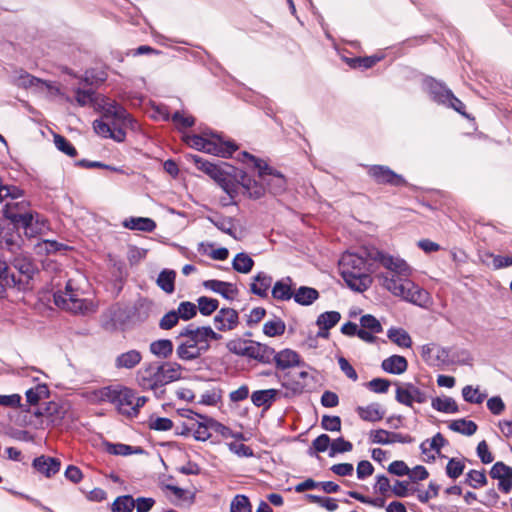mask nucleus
Instances as JSON below:
<instances>
[{
  "label": "nucleus",
  "instance_id": "obj_61",
  "mask_svg": "<svg viewBox=\"0 0 512 512\" xmlns=\"http://www.w3.org/2000/svg\"><path fill=\"white\" fill-rule=\"evenodd\" d=\"M362 328L371 331L372 333H381L383 331L382 325L378 319L371 314H365L360 318Z\"/></svg>",
  "mask_w": 512,
  "mask_h": 512
},
{
  "label": "nucleus",
  "instance_id": "obj_33",
  "mask_svg": "<svg viewBox=\"0 0 512 512\" xmlns=\"http://www.w3.org/2000/svg\"><path fill=\"white\" fill-rule=\"evenodd\" d=\"M207 220L223 233L228 234L234 239H237L234 230V218L216 214L213 216H208Z\"/></svg>",
  "mask_w": 512,
  "mask_h": 512
},
{
  "label": "nucleus",
  "instance_id": "obj_59",
  "mask_svg": "<svg viewBox=\"0 0 512 512\" xmlns=\"http://www.w3.org/2000/svg\"><path fill=\"white\" fill-rule=\"evenodd\" d=\"M464 469L465 464L462 460L451 458L446 465V474L451 479H457L463 474Z\"/></svg>",
  "mask_w": 512,
  "mask_h": 512
},
{
  "label": "nucleus",
  "instance_id": "obj_19",
  "mask_svg": "<svg viewBox=\"0 0 512 512\" xmlns=\"http://www.w3.org/2000/svg\"><path fill=\"white\" fill-rule=\"evenodd\" d=\"M213 322L218 331L234 330L239 325V313L233 308L223 307L217 311Z\"/></svg>",
  "mask_w": 512,
  "mask_h": 512
},
{
  "label": "nucleus",
  "instance_id": "obj_23",
  "mask_svg": "<svg viewBox=\"0 0 512 512\" xmlns=\"http://www.w3.org/2000/svg\"><path fill=\"white\" fill-rule=\"evenodd\" d=\"M273 361L275 362L276 367L280 370L299 366L301 362L299 354L291 349H284L278 353L274 351Z\"/></svg>",
  "mask_w": 512,
  "mask_h": 512
},
{
  "label": "nucleus",
  "instance_id": "obj_45",
  "mask_svg": "<svg viewBox=\"0 0 512 512\" xmlns=\"http://www.w3.org/2000/svg\"><path fill=\"white\" fill-rule=\"evenodd\" d=\"M341 314L338 311H326L321 313L316 319V325L322 326L325 330H330L338 324Z\"/></svg>",
  "mask_w": 512,
  "mask_h": 512
},
{
  "label": "nucleus",
  "instance_id": "obj_2",
  "mask_svg": "<svg viewBox=\"0 0 512 512\" xmlns=\"http://www.w3.org/2000/svg\"><path fill=\"white\" fill-rule=\"evenodd\" d=\"M103 118L110 119L111 122H105L102 119H96L93 122L95 133L103 138H110L121 143L126 139V128L136 130L137 121L133 116L115 100H106L102 104Z\"/></svg>",
  "mask_w": 512,
  "mask_h": 512
},
{
  "label": "nucleus",
  "instance_id": "obj_58",
  "mask_svg": "<svg viewBox=\"0 0 512 512\" xmlns=\"http://www.w3.org/2000/svg\"><path fill=\"white\" fill-rule=\"evenodd\" d=\"M147 425L151 430L168 431L173 428V421L166 417L150 416Z\"/></svg>",
  "mask_w": 512,
  "mask_h": 512
},
{
  "label": "nucleus",
  "instance_id": "obj_39",
  "mask_svg": "<svg viewBox=\"0 0 512 512\" xmlns=\"http://www.w3.org/2000/svg\"><path fill=\"white\" fill-rule=\"evenodd\" d=\"M14 83L16 86L21 88H42L44 85L48 86V84L25 71H21V73L15 78Z\"/></svg>",
  "mask_w": 512,
  "mask_h": 512
},
{
  "label": "nucleus",
  "instance_id": "obj_60",
  "mask_svg": "<svg viewBox=\"0 0 512 512\" xmlns=\"http://www.w3.org/2000/svg\"><path fill=\"white\" fill-rule=\"evenodd\" d=\"M222 391L219 388H212L205 391L199 400V404L206 406H215L221 400Z\"/></svg>",
  "mask_w": 512,
  "mask_h": 512
},
{
  "label": "nucleus",
  "instance_id": "obj_27",
  "mask_svg": "<svg viewBox=\"0 0 512 512\" xmlns=\"http://www.w3.org/2000/svg\"><path fill=\"white\" fill-rule=\"evenodd\" d=\"M381 368L390 374L400 375L408 368V362L405 357L392 355L382 361Z\"/></svg>",
  "mask_w": 512,
  "mask_h": 512
},
{
  "label": "nucleus",
  "instance_id": "obj_53",
  "mask_svg": "<svg viewBox=\"0 0 512 512\" xmlns=\"http://www.w3.org/2000/svg\"><path fill=\"white\" fill-rule=\"evenodd\" d=\"M352 449L353 445L350 441L344 439L343 437H339L331 442L328 455L329 457H335L339 453L350 452Z\"/></svg>",
  "mask_w": 512,
  "mask_h": 512
},
{
  "label": "nucleus",
  "instance_id": "obj_4",
  "mask_svg": "<svg viewBox=\"0 0 512 512\" xmlns=\"http://www.w3.org/2000/svg\"><path fill=\"white\" fill-rule=\"evenodd\" d=\"M410 273L411 268L409 267V273L407 275L393 273L392 276H389L388 274L382 273L378 275V278L381 285L393 295L423 307L429 301V293L411 280L402 278V276L408 277Z\"/></svg>",
  "mask_w": 512,
  "mask_h": 512
},
{
  "label": "nucleus",
  "instance_id": "obj_44",
  "mask_svg": "<svg viewBox=\"0 0 512 512\" xmlns=\"http://www.w3.org/2000/svg\"><path fill=\"white\" fill-rule=\"evenodd\" d=\"M331 439L327 434H321L312 441L311 447L308 448L307 454L311 457L317 456L318 453H323L330 449Z\"/></svg>",
  "mask_w": 512,
  "mask_h": 512
},
{
  "label": "nucleus",
  "instance_id": "obj_3",
  "mask_svg": "<svg viewBox=\"0 0 512 512\" xmlns=\"http://www.w3.org/2000/svg\"><path fill=\"white\" fill-rule=\"evenodd\" d=\"M182 370L177 362H152L138 372V383L144 389L156 390L181 379Z\"/></svg>",
  "mask_w": 512,
  "mask_h": 512
},
{
  "label": "nucleus",
  "instance_id": "obj_18",
  "mask_svg": "<svg viewBox=\"0 0 512 512\" xmlns=\"http://www.w3.org/2000/svg\"><path fill=\"white\" fill-rule=\"evenodd\" d=\"M238 183L244 189L243 194L253 200L264 197L266 188L262 182L257 181L249 176L245 171L238 169Z\"/></svg>",
  "mask_w": 512,
  "mask_h": 512
},
{
  "label": "nucleus",
  "instance_id": "obj_32",
  "mask_svg": "<svg viewBox=\"0 0 512 512\" xmlns=\"http://www.w3.org/2000/svg\"><path fill=\"white\" fill-rule=\"evenodd\" d=\"M196 416L201 419V421H197L193 424V437L196 441H207L211 437L209 421L211 417L203 414H196Z\"/></svg>",
  "mask_w": 512,
  "mask_h": 512
},
{
  "label": "nucleus",
  "instance_id": "obj_37",
  "mask_svg": "<svg viewBox=\"0 0 512 512\" xmlns=\"http://www.w3.org/2000/svg\"><path fill=\"white\" fill-rule=\"evenodd\" d=\"M254 260L245 252H239L232 260V268L242 274H248L254 267Z\"/></svg>",
  "mask_w": 512,
  "mask_h": 512
},
{
  "label": "nucleus",
  "instance_id": "obj_46",
  "mask_svg": "<svg viewBox=\"0 0 512 512\" xmlns=\"http://www.w3.org/2000/svg\"><path fill=\"white\" fill-rule=\"evenodd\" d=\"M134 508V498L129 494L118 496L111 504L112 512H132Z\"/></svg>",
  "mask_w": 512,
  "mask_h": 512
},
{
  "label": "nucleus",
  "instance_id": "obj_48",
  "mask_svg": "<svg viewBox=\"0 0 512 512\" xmlns=\"http://www.w3.org/2000/svg\"><path fill=\"white\" fill-rule=\"evenodd\" d=\"M466 484H468L473 489H478L480 487H483L487 484L488 480L485 474V470H470L466 474Z\"/></svg>",
  "mask_w": 512,
  "mask_h": 512
},
{
  "label": "nucleus",
  "instance_id": "obj_13",
  "mask_svg": "<svg viewBox=\"0 0 512 512\" xmlns=\"http://www.w3.org/2000/svg\"><path fill=\"white\" fill-rule=\"evenodd\" d=\"M269 170L258 172L259 178L262 180L265 188L273 195H281L286 191V177L275 168L268 165Z\"/></svg>",
  "mask_w": 512,
  "mask_h": 512
},
{
  "label": "nucleus",
  "instance_id": "obj_21",
  "mask_svg": "<svg viewBox=\"0 0 512 512\" xmlns=\"http://www.w3.org/2000/svg\"><path fill=\"white\" fill-rule=\"evenodd\" d=\"M205 289L221 295L226 300H234L239 290L236 284L216 279L205 280L202 283Z\"/></svg>",
  "mask_w": 512,
  "mask_h": 512
},
{
  "label": "nucleus",
  "instance_id": "obj_22",
  "mask_svg": "<svg viewBox=\"0 0 512 512\" xmlns=\"http://www.w3.org/2000/svg\"><path fill=\"white\" fill-rule=\"evenodd\" d=\"M179 343L176 347V356L182 361H193L200 358L210 348L209 343L205 347H197V345H190L186 342L178 340Z\"/></svg>",
  "mask_w": 512,
  "mask_h": 512
},
{
  "label": "nucleus",
  "instance_id": "obj_6",
  "mask_svg": "<svg viewBox=\"0 0 512 512\" xmlns=\"http://www.w3.org/2000/svg\"><path fill=\"white\" fill-rule=\"evenodd\" d=\"M96 395L99 400L114 404L119 413L130 418L135 417V393L132 389L107 386L98 390Z\"/></svg>",
  "mask_w": 512,
  "mask_h": 512
},
{
  "label": "nucleus",
  "instance_id": "obj_62",
  "mask_svg": "<svg viewBox=\"0 0 512 512\" xmlns=\"http://www.w3.org/2000/svg\"><path fill=\"white\" fill-rule=\"evenodd\" d=\"M180 320L176 310H170L167 312L159 321V328L161 330H171L174 328Z\"/></svg>",
  "mask_w": 512,
  "mask_h": 512
},
{
  "label": "nucleus",
  "instance_id": "obj_52",
  "mask_svg": "<svg viewBox=\"0 0 512 512\" xmlns=\"http://www.w3.org/2000/svg\"><path fill=\"white\" fill-rule=\"evenodd\" d=\"M230 512H252V505L246 495H236L230 504Z\"/></svg>",
  "mask_w": 512,
  "mask_h": 512
},
{
  "label": "nucleus",
  "instance_id": "obj_8",
  "mask_svg": "<svg viewBox=\"0 0 512 512\" xmlns=\"http://www.w3.org/2000/svg\"><path fill=\"white\" fill-rule=\"evenodd\" d=\"M189 159L196 167L212 178L219 186H221L229 177H238V169L227 162L219 161L218 163L209 162L198 155H189Z\"/></svg>",
  "mask_w": 512,
  "mask_h": 512
},
{
  "label": "nucleus",
  "instance_id": "obj_26",
  "mask_svg": "<svg viewBox=\"0 0 512 512\" xmlns=\"http://www.w3.org/2000/svg\"><path fill=\"white\" fill-rule=\"evenodd\" d=\"M142 360V354L136 349L126 351L119 354L115 359V367L117 369H128L135 368Z\"/></svg>",
  "mask_w": 512,
  "mask_h": 512
},
{
  "label": "nucleus",
  "instance_id": "obj_12",
  "mask_svg": "<svg viewBox=\"0 0 512 512\" xmlns=\"http://www.w3.org/2000/svg\"><path fill=\"white\" fill-rule=\"evenodd\" d=\"M12 200L7 202L3 207V216L11 223L25 224L31 220L33 213L29 210V202L25 200L17 201Z\"/></svg>",
  "mask_w": 512,
  "mask_h": 512
},
{
  "label": "nucleus",
  "instance_id": "obj_14",
  "mask_svg": "<svg viewBox=\"0 0 512 512\" xmlns=\"http://www.w3.org/2000/svg\"><path fill=\"white\" fill-rule=\"evenodd\" d=\"M21 236L17 231V225L0 221V249H6L12 253L20 250Z\"/></svg>",
  "mask_w": 512,
  "mask_h": 512
},
{
  "label": "nucleus",
  "instance_id": "obj_38",
  "mask_svg": "<svg viewBox=\"0 0 512 512\" xmlns=\"http://www.w3.org/2000/svg\"><path fill=\"white\" fill-rule=\"evenodd\" d=\"M448 427L453 432H457L466 436H472L476 433L478 428L474 421L467 420L465 418L451 421Z\"/></svg>",
  "mask_w": 512,
  "mask_h": 512
},
{
  "label": "nucleus",
  "instance_id": "obj_63",
  "mask_svg": "<svg viewBox=\"0 0 512 512\" xmlns=\"http://www.w3.org/2000/svg\"><path fill=\"white\" fill-rule=\"evenodd\" d=\"M105 449L111 455L128 456L131 455V445L123 443L105 442Z\"/></svg>",
  "mask_w": 512,
  "mask_h": 512
},
{
  "label": "nucleus",
  "instance_id": "obj_55",
  "mask_svg": "<svg viewBox=\"0 0 512 512\" xmlns=\"http://www.w3.org/2000/svg\"><path fill=\"white\" fill-rule=\"evenodd\" d=\"M462 396L468 403L481 404L487 395L480 393L478 388H473L471 385H467L462 389Z\"/></svg>",
  "mask_w": 512,
  "mask_h": 512
},
{
  "label": "nucleus",
  "instance_id": "obj_10",
  "mask_svg": "<svg viewBox=\"0 0 512 512\" xmlns=\"http://www.w3.org/2000/svg\"><path fill=\"white\" fill-rule=\"evenodd\" d=\"M13 268L18 272L16 275L15 287L19 291L32 289L31 281L34 278L37 268L33 261L25 256H15L12 261Z\"/></svg>",
  "mask_w": 512,
  "mask_h": 512
},
{
  "label": "nucleus",
  "instance_id": "obj_49",
  "mask_svg": "<svg viewBox=\"0 0 512 512\" xmlns=\"http://www.w3.org/2000/svg\"><path fill=\"white\" fill-rule=\"evenodd\" d=\"M26 400L31 405H36L39 400L49 395V389L45 384H38L26 391Z\"/></svg>",
  "mask_w": 512,
  "mask_h": 512
},
{
  "label": "nucleus",
  "instance_id": "obj_7",
  "mask_svg": "<svg viewBox=\"0 0 512 512\" xmlns=\"http://www.w3.org/2000/svg\"><path fill=\"white\" fill-rule=\"evenodd\" d=\"M53 297L56 306L73 313L87 314L94 311L93 303L79 298L70 280L66 283L65 289L55 292Z\"/></svg>",
  "mask_w": 512,
  "mask_h": 512
},
{
  "label": "nucleus",
  "instance_id": "obj_57",
  "mask_svg": "<svg viewBox=\"0 0 512 512\" xmlns=\"http://www.w3.org/2000/svg\"><path fill=\"white\" fill-rule=\"evenodd\" d=\"M180 319L188 321L197 315V305L190 301H183L179 304L176 310Z\"/></svg>",
  "mask_w": 512,
  "mask_h": 512
},
{
  "label": "nucleus",
  "instance_id": "obj_24",
  "mask_svg": "<svg viewBox=\"0 0 512 512\" xmlns=\"http://www.w3.org/2000/svg\"><path fill=\"white\" fill-rule=\"evenodd\" d=\"M272 297L279 301H288L293 298V280L287 276L274 283L271 291Z\"/></svg>",
  "mask_w": 512,
  "mask_h": 512
},
{
  "label": "nucleus",
  "instance_id": "obj_20",
  "mask_svg": "<svg viewBox=\"0 0 512 512\" xmlns=\"http://www.w3.org/2000/svg\"><path fill=\"white\" fill-rule=\"evenodd\" d=\"M32 467L46 478H51L60 471L61 461L56 457L41 455L33 459Z\"/></svg>",
  "mask_w": 512,
  "mask_h": 512
},
{
  "label": "nucleus",
  "instance_id": "obj_43",
  "mask_svg": "<svg viewBox=\"0 0 512 512\" xmlns=\"http://www.w3.org/2000/svg\"><path fill=\"white\" fill-rule=\"evenodd\" d=\"M219 301L215 298L200 296L197 299V310L203 316H210L218 311Z\"/></svg>",
  "mask_w": 512,
  "mask_h": 512
},
{
  "label": "nucleus",
  "instance_id": "obj_50",
  "mask_svg": "<svg viewBox=\"0 0 512 512\" xmlns=\"http://www.w3.org/2000/svg\"><path fill=\"white\" fill-rule=\"evenodd\" d=\"M286 325L281 319L267 321L263 325V333L268 337L281 336L285 332Z\"/></svg>",
  "mask_w": 512,
  "mask_h": 512
},
{
  "label": "nucleus",
  "instance_id": "obj_56",
  "mask_svg": "<svg viewBox=\"0 0 512 512\" xmlns=\"http://www.w3.org/2000/svg\"><path fill=\"white\" fill-rule=\"evenodd\" d=\"M306 498L311 503H316L320 505L321 507L325 508L329 512H334L338 508V504L336 503V500L330 497H323L319 495L314 494H307Z\"/></svg>",
  "mask_w": 512,
  "mask_h": 512
},
{
  "label": "nucleus",
  "instance_id": "obj_34",
  "mask_svg": "<svg viewBox=\"0 0 512 512\" xmlns=\"http://www.w3.org/2000/svg\"><path fill=\"white\" fill-rule=\"evenodd\" d=\"M277 396L276 389H264L254 391L251 395V401L256 407L269 408Z\"/></svg>",
  "mask_w": 512,
  "mask_h": 512
},
{
  "label": "nucleus",
  "instance_id": "obj_28",
  "mask_svg": "<svg viewBox=\"0 0 512 512\" xmlns=\"http://www.w3.org/2000/svg\"><path fill=\"white\" fill-rule=\"evenodd\" d=\"M358 416L367 422H377L383 419L385 411L381 409L379 403H372L367 406H358L356 408Z\"/></svg>",
  "mask_w": 512,
  "mask_h": 512
},
{
  "label": "nucleus",
  "instance_id": "obj_16",
  "mask_svg": "<svg viewBox=\"0 0 512 512\" xmlns=\"http://www.w3.org/2000/svg\"><path fill=\"white\" fill-rule=\"evenodd\" d=\"M369 440L373 444L389 445L393 443L409 444L414 441V438L408 434L376 429L369 432Z\"/></svg>",
  "mask_w": 512,
  "mask_h": 512
},
{
  "label": "nucleus",
  "instance_id": "obj_9",
  "mask_svg": "<svg viewBox=\"0 0 512 512\" xmlns=\"http://www.w3.org/2000/svg\"><path fill=\"white\" fill-rule=\"evenodd\" d=\"M207 132L208 136L205 138L203 152L227 159L238 150V146L234 141H224L221 134L216 131L207 129Z\"/></svg>",
  "mask_w": 512,
  "mask_h": 512
},
{
  "label": "nucleus",
  "instance_id": "obj_64",
  "mask_svg": "<svg viewBox=\"0 0 512 512\" xmlns=\"http://www.w3.org/2000/svg\"><path fill=\"white\" fill-rule=\"evenodd\" d=\"M321 427L330 432L341 430V418L339 416L324 415L321 419Z\"/></svg>",
  "mask_w": 512,
  "mask_h": 512
},
{
  "label": "nucleus",
  "instance_id": "obj_5",
  "mask_svg": "<svg viewBox=\"0 0 512 512\" xmlns=\"http://www.w3.org/2000/svg\"><path fill=\"white\" fill-rule=\"evenodd\" d=\"M226 348L234 355L253 359L262 364L273 362L274 348L258 341L236 338L228 341Z\"/></svg>",
  "mask_w": 512,
  "mask_h": 512
},
{
  "label": "nucleus",
  "instance_id": "obj_29",
  "mask_svg": "<svg viewBox=\"0 0 512 512\" xmlns=\"http://www.w3.org/2000/svg\"><path fill=\"white\" fill-rule=\"evenodd\" d=\"M16 274L10 271L5 260L0 259V298L4 297L7 289L14 288Z\"/></svg>",
  "mask_w": 512,
  "mask_h": 512
},
{
  "label": "nucleus",
  "instance_id": "obj_41",
  "mask_svg": "<svg viewBox=\"0 0 512 512\" xmlns=\"http://www.w3.org/2000/svg\"><path fill=\"white\" fill-rule=\"evenodd\" d=\"M410 390L411 382L397 384L395 400L402 405L413 408L414 398Z\"/></svg>",
  "mask_w": 512,
  "mask_h": 512
},
{
  "label": "nucleus",
  "instance_id": "obj_15",
  "mask_svg": "<svg viewBox=\"0 0 512 512\" xmlns=\"http://www.w3.org/2000/svg\"><path fill=\"white\" fill-rule=\"evenodd\" d=\"M423 86L429 94L430 99L439 105H446L453 94L444 83L432 77L425 78Z\"/></svg>",
  "mask_w": 512,
  "mask_h": 512
},
{
  "label": "nucleus",
  "instance_id": "obj_51",
  "mask_svg": "<svg viewBox=\"0 0 512 512\" xmlns=\"http://www.w3.org/2000/svg\"><path fill=\"white\" fill-rule=\"evenodd\" d=\"M54 144L55 147L66 154L69 157H75L77 155V150L73 146V144L64 136L60 134H54Z\"/></svg>",
  "mask_w": 512,
  "mask_h": 512
},
{
  "label": "nucleus",
  "instance_id": "obj_42",
  "mask_svg": "<svg viewBox=\"0 0 512 512\" xmlns=\"http://www.w3.org/2000/svg\"><path fill=\"white\" fill-rule=\"evenodd\" d=\"M387 337L400 347L409 348L412 344L410 335L401 328H390Z\"/></svg>",
  "mask_w": 512,
  "mask_h": 512
},
{
  "label": "nucleus",
  "instance_id": "obj_47",
  "mask_svg": "<svg viewBox=\"0 0 512 512\" xmlns=\"http://www.w3.org/2000/svg\"><path fill=\"white\" fill-rule=\"evenodd\" d=\"M24 192L21 188L15 185L5 184L3 179L0 177V203L10 198L16 200L22 198Z\"/></svg>",
  "mask_w": 512,
  "mask_h": 512
},
{
  "label": "nucleus",
  "instance_id": "obj_35",
  "mask_svg": "<svg viewBox=\"0 0 512 512\" xmlns=\"http://www.w3.org/2000/svg\"><path fill=\"white\" fill-rule=\"evenodd\" d=\"M173 342L170 339H158L150 343V352L158 357L167 359L173 353Z\"/></svg>",
  "mask_w": 512,
  "mask_h": 512
},
{
  "label": "nucleus",
  "instance_id": "obj_1",
  "mask_svg": "<svg viewBox=\"0 0 512 512\" xmlns=\"http://www.w3.org/2000/svg\"><path fill=\"white\" fill-rule=\"evenodd\" d=\"M383 267L391 273L407 275L409 265L405 260L379 250L376 247H363L359 253H344L339 260L340 274L347 286L362 293L372 285L371 274Z\"/></svg>",
  "mask_w": 512,
  "mask_h": 512
},
{
  "label": "nucleus",
  "instance_id": "obj_30",
  "mask_svg": "<svg viewBox=\"0 0 512 512\" xmlns=\"http://www.w3.org/2000/svg\"><path fill=\"white\" fill-rule=\"evenodd\" d=\"M122 225L127 229L143 232H152L156 228L155 221L148 217H129L123 221Z\"/></svg>",
  "mask_w": 512,
  "mask_h": 512
},
{
  "label": "nucleus",
  "instance_id": "obj_11",
  "mask_svg": "<svg viewBox=\"0 0 512 512\" xmlns=\"http://www.w3.org/2000/svg\"><path fill=\"white\" fill-rule=\"evenodd\" d=\"M367 174L380 185H389L393 187L407 186L406 179L393 171L386 165H370L367 166Z\"/></svg>",
  "mask_w": 512,
  "mask_h": 512
},
{
  "label": "nucleus",
  "instance_id": "obj_25",
  "mask_svg": "<svg viewBox=\"0 0 512 512\" xmlns=\"http://www.w3.org/2000/svg\"><path fill=\"white\" fill-rule=\"evenodd\" d=\"M272 276L265 272H258L253 277V282L250 284V291L252 294L261 298L268 296V290L272 284Z\"/></svg>",
  "mask_w": 512,
  "mask_h": 512
},
{
  "label": "nucleus",
  "instance_id": "obj_54",
  "mask_svg": "<svg viewBox=\"0 0 512 512\" xmlns=\"http://www.w3.org/2000/svg\"><path fill=\"white\" fill-rule=\"evenodd\" d=\"M182 338H190L193 341L192 345H197V347H205V344L200 338L198 330L195 329L193 324H189L184 327L176 336V340H180Z\"/></svg>",
  "mask_w": 512,
  "mask_h": 512
},
{
  "label": "nucleus",
  "instance_id": "obj_36",
  "mask_svg": "<svg viewBox=\"0 0 512 512\" xmlns=\"http://www.w3.org/2000/svg\"><path fill=\"white\" fill-rule=\"evenodd\" d=\"M175 278L176 272L172 269L165 268L160 271L156 283L164 292L171 294L175 290Z\"/></svg>",
  "mask_w": 512,
  "mask_h": 512
},
{
  "label": "nucleus",
  "instance_id": "obj_31",
  "mask_svg": "<svg viewBox=\"0 0 512 512\" xmlns=\"http://www.w3.org/2000/svg\"><path fill=\"white\" fill-rule=\"evenodd\" d=\"M319 292L317 289L308 286H300L294 291V301L302 306H309L313 304L319 298Z\"/></svg>",
  "mask_w": 512,
  "mask_h": 512
},
{
  "label": "nucleus",
  "instance_id": "obj_40",
  "mask_svg": "<svg viewBox=\"0 0 512 512\" xmlns=\"http://www.w3.org/2000/svg\"><path fill=\"white\" fill-rule=\"evenodd\" d=\"M431 406L436 411L442 413H457L459 411V407L456 401L451 397H435L432 399Z\"/></svg>",
  "mask_w": 512,
  "mask_h": 512
},
{
  "label": "nucleus",
  "instance_id": "obj_17",
  "mask_svg": "<svg viewBox=\"0 0 512 512\" xmlns=\"http://www.w3.org/2000/svg\"><path fill=\"white\" fill-rule=\"evenodd\" d=\"M492 479L498 480V489L508 494L512 490V467L502 461L493 464L489 471Z\"/></svg>",
  "mask_w": 512,
  "mask_h": 512
}]
</instances>
